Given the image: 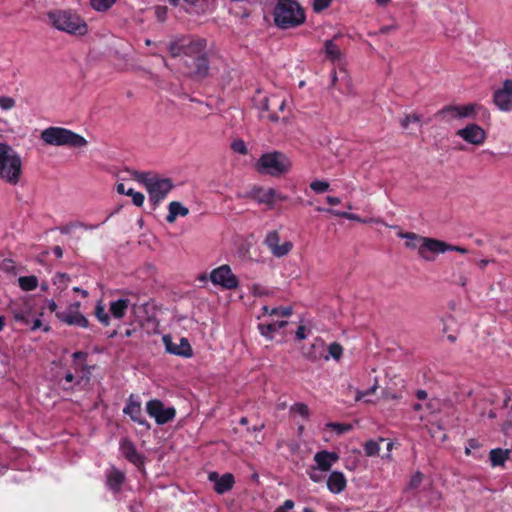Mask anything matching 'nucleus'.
<instances>
[{
    "instance_id": "obj_31",
    "label": "nucleus",
    "mask_w": 512,
    "mask_h": 512,
    "mask_svg": "<svg viewBox=\"0 0 512 512\" xmlns=\"http://www.w3.org/2000/svg\"><path fill=\"white\" fill-rule=\"evenodd\" d=\"M316 210L319 212L330 213L336 217H341L352 221L364 222L357 214L322 207H317Z\"/></svg>"
},
{
    "instance_id": "obj_42",
    "label": "nucleus",
    "mask_w": 512,
    "mask_h": 512,
    "mask_svg": "<svg viewBox=\"0 0 512 512\" xmlns=\"http://www.w3.org/2000/svg\"><path fill=\"white\" fill-rule=\"evenodd\" d=\"M328 427H330L337 434H343L345 432L350 431L352 428V426L350 424H342V423H336V422L328 424Z\"/></svg>"
},
{
    "instance_id": "obj_47",
    "label": "nucleus",
    "mask_w": 512,
    "mask_h": 512,
    "mask_svg": "<svg viewBox=\"0 0 512 512\" xmlns=\"http://www.w3.org/2000/svg\"><path fill=\"white\" fill-rule=\"evenodd\" d=\"M168 9L166 6H157L155 8V15L158 21L164 22L167 17Z\"/></svg>"
},
{
    "instance_id": "obj_23",
    "label": "nucleus",
    "mask_w": 512,
    "mask_h": 512,
    "mask_svg": "<svg viewBox=\"0 0 512 512\" xmlns=\"http://www.w3.org/2000/svg\"><path fill=\"white\" fill-rule=\"evenodd\" d=\"M125 474L116 467H112L107 473L106 484L114 493H119L125 482Z\"/></svg>"
},
{
    "instance_id": "obj_18",
    "label": "nucleus",
    "mask_w": 512,
    "mask_h": 512,
    "mask_svg": "<svg viewBox=\"0 0 512 512\" xmlns=\"http://www.w3.org/2000/svg\"><path fill=\"white\" fill-rule=\"evenodd\" d=\"M162 340L165 345L166 351L170 354L183 357H191L193 354L192 347L187 338H181L179 345L173 342L172 337L170 335H164Z\"/></svg>"
},
{
    "instance_id": "obj_64",
    "label": "nucleus",
    "mask_w": 512,
    "mask_h": 512,
    "mask_svg": "<svg viewBox=\"0 0 512 512\" xmlns=\"http://www.w3.org/2000/svg\"><path fill=\"white\" fill-rule=\"evenodd\" d=\"M490 262V260L488 259H482L478 262V266L481 268V269H485V267L488 265V263Z\"/></svg>"
},
{
    "instance_id": "obj_22",
    "label": "nucleus",
    "mask_w": 512,
    "mask_h": 512,
    "mask_svg": "<svg viewBox=\"0 0 512 512\" xmlns=\"http://www.w3.org/2000/svg\"><path fill=\"white\" fill-rule=\"evenodd\" d=\"M347 480L340 471H333L327 479V488L333 494H339L345 490Z\"/></svg>"
},
{
    "instance_id": "obj_5",
    "label": "nucleus",
    "mask_w": 512,
    "mask_h": 512,
    "mask_svg": "<svg viewBox=\"0 0 512 512\" xmlns=\"http://www.w3.org/2000/svg\"><path fill=\"white\" fill-rule=\"evenodd\" d=\"M136 178L145 185L153 209L158 207L174 187L170 178H161L150 173H137Z\"/></svg>"
},
{
    "instance_id": "obj_24",
    "label": "nucleus",
    "mask_w": 512,
    "mask_h": 512,
    "mask_svg": "<svg viewBox=\"0 0 512 512\" xmlns=\"http://www.w3.org/2000/svg\"><path fill=\"white\" fill-rule=\"evenodd\" d=\"M429 246L427 247L432 253L435 254H443L447 251H455L461 254L468 253V250L461 246L451 245L441 240L436 241H428Z\"/></svg>"
},
{
    "instance_id": "obj_4",
    "label": "nucleus",
    "mask_w": 512,
    "mask_h": 512,
    "mask_svg": "<svg viewBox=\"0 0 512 512\" xmlns=\"http://www.w3.org/2000/svg\"><path fill=\"white\" fill-rule=\"evenodd\" d=\"M21 174V156L10 145L0 143V179L16 185L20 181Z\"/></svg>"
},
{
    "instance_id": "obj_16",
    "label": "nucleus",
    "mask_w": 512,
    "mask_h": 512,
    "mask_svg": "<svg viewBox=\"0 0 512 512\" xmlns=\"http://www.w3.org/2000/svg\"><path fill=\"white\" fill-rule=\"evenodd\" d=\"M123 413L129 416L133 422L144 426L146 429L149 430L151 428L150 423L143 417L141 403L136 401L133 395H130Z\"/></svg>"
},
{
    "instance_id": "obj_1",
    "label": "nucleus",
    "mask_w": 512,
    "mask_h": 512,
    "mask_svg": "<svg viewBox=\"0 0 512 512\" xmlns=\"http://www.w3.org/2000/svg\"><path fill=\"white\" fill-rule=\"evenodd\" d=\"M172 57H181L185 74L192 79L202 80L209 75L207 41L200 37H181L169 45Z\"/></svg>"
},
{
    "instance_id": "obj_57",
    "label": "nucleus",
    "mask_w": 512,
    "mask_h": 512,
    "mask_svg": "<svg viewBox=\"0 0 512 512\" xmlns=\"http://www.w3.org/2000/svg\"><path fill=\"white\" fill-rule=\"evenodd\" d=\"M326 201L329 205L335 206L341 203L340 198L334 196H327Z\"/></svg>"
},
{
    "instance_id": "obj_46",
    "label": "nucleus",
    "mask_w": 512,
    "mask_h": 512,
    "mask_svg": "<svg viewBox=\"0 0 512 512\" xmlns=\"http://www.w3.org/2000/svg\"><path fill=\"white\" fill-rule=\"evenodd\" d=\"M423 480V474L421 472H416L410 479L409 487L412 489H416L420 486Z\"/></svg>"
},
{
    "instance_id": "obj_19",
    "label": "nucleus",
    "mask_w": 512,
    "mask_h": 512,
    "mask_svg": "<svg viewBox=\"0 0 512 512\" xmlns=\"http://www.w3.org/2000/svg\"><path fill=\"white\" fill-rule=\"evenodd\" d=\"M120 451L127 461L140 467L144 464L143 456L137 451L134 443L129 438L120 441Z\"/></svg>"
},
{
    "instance_id": "obj_3",
    "label": "nucleus",
    "mask_w": 512,
    "mask_h": 512,
    "mask_svg": "<svg viewBox=\"0 0 512 512\" xmlns=\"http://www.w3.org/2000/svg\"><path fill=\"white\" fill-rule=\"evenodd\" d=\"M275 25L280 29H290L305 22V13L295 0H278L274 12Z\"/></svg>"
},
{
    "instance_id": "obj_13",
    "label": "nucleus",
    "mask_w": 512,
    "mask_h": 512,
    "mask_svg": "<svg viewBox=\"0 0 512 512\" xmlns=\"http://www.w3.org/2000/svg\"><path fill=\"white\" fill-rule=\"evenodd\" d=\"M134 297L125 298V299H118L116 301H113L110 303L109 311L112 314V316L116 319H122L127 309L130 307L132 311L136 314L137 310L145 306L147 303L146 301L139 303V300L134 301Z\"/></svg>"
},
{
    "instance_id": "obj_25",
    "label": "nucleus",
    "mask_w": 512,
    "mask_h": 512,
    "mask_svg": "<svg viewBox=\"0 0 512 512\" xmlns=\"http://www.w3.org/2000/svg\"><path fill=\"white\" fill-rule=\"evenodd\" d=\"M189 214V209L182 205V203L178 201L170 202L168 206V215L166 216V221L168 223L175 222L178 216L185 217Z\"/></svg>"
},
{
    "instance_id": "obj_8",
    "label": "nucleus",
    "mask_w": 512,
    "mask_h": 512,
    "mask_svg": "<svg viewBox=\"0 0 512 512\" xmlns=\"http://www.w3.org/2000/svg\"><path fill=\"white\" fill-rule=\"evenodd\" d=\"M397 236L406 239L405 246L409 249H418L419 256L426 261H433L434 254L427 247L428 241H436L437 239L420 236L414 232H403L399 229Z\"/></svg>"
},
{
    "instance_id": "obj_56",
    "label": "nucleus",
    "mask_w": 512,
    "mask_h": 512,
    "mask_svg": "<svg viewBox=\"0 0 512 512\" xmlns=\"http://www.w3.org/2000/svg\"><path fill=\"white\" fill-rule=\"evenodd\" d=\"M274 106H277L278 110L283 112L284 109H285V106H286V100L285 99H280L279 97H277V101L274 102Z\"/></svg>"
},
{
    "instance_id": "obj_50",
    "label": "nucleus",
    "mask_w": 512,
    "mask_h": 512,
    "mask_svg": "<svg viewBox=\"0 0 512 512\" xmlns=\"http://www.w3.org/2000/svg\"><path fill=\"white\" fill-rule=\"evenodd\" d=\"M77 226H84L83 222H70L62 227L59 228L60 232L62 234H69L73 228H76Z\"/></svg>"
},
{
    "instance_id": "obj_32",
    "label": "nucleus",
    "mask_w": 512,
    "mask_h": 512,
    "mask_svg": "<svg viewBox=\"0 0 512 512\" xmlns=\"http://www.w3.org/2000/svg\"><path fill=\"white\" fill-rule=\"evenodd\" d=\"M19 286L25 291H31L37 288L38 279L36 276H23L19 278Z\"/></svg>"
},
{
    "instance_id": "obj_33",
    "label": "nucleus",
    "mask_w": 512,
    "mask_h": 512,
    "mask_svg": "<svg viewBox=\"0 0 512 512\" xmlns=\"http://www.w3.org/2000/svg\"><path fill=\"white\" fill-rule=\"evenodd\" d=\"M95 316L103 325L108 326L110 324V316L101 303H98L95 307Z\"/></svg>"
},
{
    "instance_id": "obj_6",
    "label": "nucleus",
    "mask_w": 512,
    "mask_h": 512,
    "mask_svg": "<svg viewBox=\"0 0 512 512\" xmlns=\"http://www.w3.org/2000/svg\"><path fill=\"white\" fill-rule=\"evenodd\" d=\"M41 139L46 144L53 146L81 148L88 144L83 136L63 127H49L44 129L41 132Z\"/></svg>"
},
{
    "instance_id": "obj_7",
    "label": "nucleus",
    "mask_w": 512,
    "mask_h": 512,
    "mask_svg": "<svg viewBox=\"0 0 512 512\" xmlns=\"http://www.w3.org/2000/svg\"><path fill=\"white\" fill-rule=\"evenodd\" d=\"M291 162L282 152L274 151L264 153L256 163V169L261 174L279 177L289 172Z\"/></svg>"
},
{
    "instance_id": "obj_27",
    "label": "nucleus",
    "mask_w": 512,
    "mask_h": 512,
    "mask_svg": "<svg viewBox=\"0 0 512 512\" xmlns=\"http://www.w3.org/2000/svg\"><path fill=\"white\" fill-rule=\"evenodd\" d=\"M287 324H288V322L285 320L276 321V322L267 323V324L259 323L258 329L262 336H264L265 338H267L269 340H272L273 339L272 333L279 329L284 328L285 326H287Z\"/></svg>"
},
{
    "instance_id": "obj_37",
    "label": "nucleus",
    "mask_w": 512,
    "mask_h": 512,
    "mask_svg": "<svg viewBox=\"0 0 512 512\" xmlns=\"http://www.w3.org/2000/svg\"><path fill=\"white\" fill-rule=\"evenodd\" d=\"M328 352L333 359L339 360L343 355V347L339 343L333 342L329 345Z\"/></svg>"
},
{
    "instance_id": "obj_39",
    "label": "nucleus",
    "mask_w": 512,
    "mask_h": 512,
    "mask_svg": "<svg viewBox=\"0 0 512 512\" xmlns=\"http://www.w3.org/2000/svg\"><path fill=\"white\" fill-rule=\"evenodd\" d=\"M231 149L241 155H246L248 153L246 143L242 139L234 140L231 144Z\"/></svg>"
},
{
    "instance_id": "obj_10",
    "label": "nucleus",
    "mask_w": 512,
    "mask_h": 512,
    "mask_svg": "<svg viewBox=\"0 0 512 512\" xmlns=\"http://www.w3.org/2000/svg\"><path fill=\"white\" fill-rule=\"evenodd\" d=\"M80 302L71 304L66 310L56 312V317L61 322L69 326H77L81 328H88V319L79 311Z\"/></svg>"
},
{
    "instance_id": "obj_62",
    "label": "nucleus",
    "mask_w": 512,
    "mask_h": 512,
    "mask_svg": "<svg viewBox=\"0 0 512 512\" xmlns=\"http://www.w3.org/2000/svg\"><path fill=\"white\" fill-rule=\"evenodd\" d=\"M41 326H42V321L40 319H35L32 327H31V330L35 331V330L41 328Z\"/></svg>"
},
{
    "instance_id": "obj_53",
    "label": "nucleus",
    "mask_w": 512,
    "mask_h": 512,
    "mask_svg": "<svg viewBox=\"0 0 512 512\" xmlns=\"http://www.w3.org/2000/svg\"><path fill=\"white\" fill-rule=\"evenodd\" d=\"M64 379L67 383L75 382V384L79 385L83 381L84 377H76L72 372L68 371L65 374Z\"/></svg>"
},
{
    "instance_id": "obj_21",
    "label": "nucleus",
    "mask_w": 512,
    "mask_h": 512,
    "mask_svg": "<svg viewBox=\"0 0 512 512\" xmlns=\"http://www.w3.org/2000/svg\"><path fill=\"white\" fill-rule=\"evenodd\" d=\"M208 478L211 482H214V491L220 495L230 491L235 483V478L231 473H225L219 477L217 472H211Z\"/></svg>"
},
{
    "instance_id": "obj_52",
    "label": "nucleus",
    "mask_w": 512,
    "mask_h": 512,
    "mask_svg": "<svg viewBox=\"0 0 512 512\" xmlns=\"http://www.w3.org/2000/svg\"><path fill=\"white\" fill-rule=\"evenodd\" d=\"M145 196L141 192H136L132 195V202L135 206L141 207L144 203Z\"/></svg>"
},
{
    "instance_id": "obj_55",
    "label": "nucleus",
    "mask_w": 512,
    "mask_h": 512,
    "mask_svg": "<svg viewBox=\"0 0 512 512\" xmlns=\"http://www.w3.org/2000/svg\"><path fill=\"white\" fill-rule=\"evenodd\" d=\"M308 476H309V478H310L313 482H315V483H319V482H321V481H322V479H323V476H322V475H320V474H317V473L315 472V470H313L312 468H311V471H309V472H308Z\"/></svg>"
},
{
    "instance_id": "obj_30",
    "label": "nucleus",
    "mask_w": 512,
    "mask_h": 512,
    "mask_svg": "<svg viewBox=\"0 0 512 512\" xmlns=\"http://www.w3.org/2000/svg\"><path fill=\"white\" fill-rule=\"evenodd\" d=\"M324 53L325 57L332 62H335L341 57V51L339 47L335 44L334 39L326 40L324 42Z\"/></svg>"
},
{
    "instance_id": "obj_49",
    "label": "nucleus",
    "mask_w": 512,
    "mask_h": 512,
    "mask_svg": "<svg viewBox=\"0 0 512 512\" xmlns=\"http://www.w3.org/2000/svg\"><path fill=\"white\" fill-rule=\"evenodd\" d=\"M425 407L426 409L430 412V413H436L440 410V404H439V401L436 400V399H430L426 404H425Z\"/></svg>"
},
{
    "instance_id": "obj_48",
    "label": "nucleus",
    "mask_w": 512,
    "mask_h": 512,
    "mask_svg": "<svg viewBox=\"0 0 512 512\" xmlns=\"http://www.w3.org/2000/svg\"><path fill=\"white\" fill-rule=\"evenodd\" d=\"M277 101V96H272L270 98L265 97L261 103V108L264 111L270 112L271 106L274 105V102Z\"/></svg>"
},
{
    "instance_id": "obj_44",
    "label": "nucleus",
    "mask_w": 512,
    "mask_h": 512,
    "mask_svg": "<svg viewBox=\"0 0 512 512\" xmlns=\"http://www.w3.org/2000/svg\"><path fill=\"white\" fill-rule=\"evenodd\" d=\"M15 106V100L11 97L0 96V107L3 110H10Z\"/></svg>"
},
{
    "instance_id": "obj_11",
    "label": "nucleus",
    "mask_w": 512,
    "mask_h": 512,
    "mask_svg": "<svg viewBox=\"0 0 512 512\" xmlns=\"http://www.w3.org/2000/svg\"><path fill=\"white\" fill-rule=\"evenodd\" d=\"M210 280L213 284L228 290L236 289L239 285L238 278L232 273L229 265H222L212 270Z\"/></svg>"
},
{
    "instance_id": "obj_63",
    "label": "nucleus",
    "mask_w": 512,
    "mask_h": 512,
    "mask_svg": "<svg viewBox=\"0 0 512 512\" xmlns=\"http://www.w3.org/2000/svg\"><path fill=\"white\" fill-rule=\"evenodd\" d=\"M268 118L272 121V122H276L279 120V116L276 112H271L269 115H268Z\"/></svg>"
},
{
    "instance_id": "obj_34",
    "label": "nucleus",
    "mask_w": 512,
    "mask_h": 512,
    "mask_svg": "<svg viewBox=\"0 0 512 512\" xmlns=\"http://www.w3.org/2000/svg\"><path fill=\"white\" fill-rule=\"evenodd\" d=\"M116 2V0H90V4L96 11H106Z\"/></svg>"
},
{
    "instance_id": "obj_54",
    "label": "nucleus",
    "mask_w": 512,
    "mask_h": 512,
    "mask_svg": "<svg viewBox=\"0 0 512 512\" xmlns=\"http://www.w3.org/2000/svg\"><path fill=\"white\" fill-rule=\"evenodd\" d=\"M306 338V327L304 325H300L296 331V339L302 341Z\"/></svg>"
},
{
    "instance_id": "obj_36",
    "label": "nucleus",
    "mask_w": 512,
    "mask_h": 512,
    "mask_svg": "<svg viewBox=\"0 0 512 512\" xmlns=\"http://www.w3.org/2000/svg\"><path fill=\"white\" fill-rule=\"evenodd\" d=\"M310 188L315 193H324L329 190L330 184L324 180H314L310 183Z\"/></svg>"
},
{
    "instance_id": "obj_51",
    "label": "nucleus",
    "mask_w": 512,
    "mask_h": 512,
    "mask_svg": "<svg viewBox=\"0 0 512 512\" xmlns=\"http://www.w3.org/2000/svg\"><path fill=\"white\" fill-rule=\"evenodd\" d=\"M294 501L291 499H287L284 501V503L277 507L274 512H287L288 510H291L294 508Z\"/></svg>"
},
{
    "instance_id": "obj_43",
    "label": "nucleus",
    "mask_w": 512,
    "mask_h": 512,
    "mask_svg": "<svg viewBox=\"0 0 512 512\" xmlns=\"http://www.w3.org/2000/svg\"><path fill=\"white\" fill-rule=\"evenodd\" d=\"M292 314L291 307H276L271 308L270 315L289 317Z\"/></svg>"
},
{
    "instance_id": "obj_35",
    "label": "nucleus",
    "mask_w": 512,
    "mask_h": 512,
    "mask_svg": "<svg viewBox=\"0 0 512 512\" xmlns=\"http://www.w3.org/2000/svg\"><path fill=\"white\" fill-rule=\"evenodd\" d=\"M379 451V443L374 440H369L364 444V452L369 457L378 455Z\"/></svg>"
},
{
    "instance_id": "obj_15",
    "label": "nucleus",
    "mask_w": 512,
    "mask_h": 512,
    "mask_svg": "<svg viewBox=\"0 0 512 512\" xmlns=\"http://www.w3.org/2000/svg\"><path fill=\"white\" fill-rule=\"evenodd\" d=\"M279 241V233L276 230L269 232L265 238V244L271 253L276 257H283L292 250L293 244L290 241H286L280 245Z\"/></svg>"
},
{
    "instance_id": "obj_2",
    "label": "nucleus",
    "mask_w": 512,
    "mask_h": 512,
    "mask_svg": "<svg viewBox=\"0 0 512 512\" xmlns=\"http://www.w3.org/2000/svg\"><path fill=\"white\" fill-rule=\"evenodd\" d=\"M50 25L70 35L84 36L88 32L86 22L72 10L55 9L47 12Z\"/></svg>"
},
{
    "instance_id": "obj_60",
    "label": "nucleus",
    "mask_w": 512,
    "mask_h": 512,
    "mask_svg": "<svg viewBox=\"0 0 512 512\" xmlns=\"http://www.w3.org/2000/svg\"><path fill=\"white\" fill-rule=\"evenodd\" d=\"M47 307H48L49 311L52 312V313L53 312H55V313L58 312L57 311V307L58 306H57V304H56V302L54 300H49L47 302Z\"/></svg>"
},
{
    "instance_id": "obj_40",
    "label": "nucleus",
    "mask_w": 512,
    "mask_h": 512,
    "mask_svg": "<svg viewBox=\"0 0 512 512\" xmlns=\"http://www.w3.org/2000/svg\"><path fill=\"white\" fill-rule=\"evenodd\" d=\"M476 105L468 104L464 106H458V118L469 117L474 114Z\"/></svg>"
},
{
    "instance_id": "obj_38",
    "label": "nucleus",
    "mask_w": 512,
    "mask_h": 512,
    "mask_svg": "<svg viewBox=\"0 0 512 512\" xmlns=\"http://www.w3.org/2000/svg\"><path fill=\"white\" fill-rule=\"evenodd\" d=\"M421 116L417 113L406 115L400 120V125L403 129H408L410 123H419Z\"/></svg>"
},
{
    "instance_id": "obj_28",
    "label": "nucleus",
    "mask_w": 512,
    "mask_h": 512,
    "mask_svg": "<svg viewBox=\"0 0 512 512\" xmlns=\"http://www.w3.org/2000/svg\"><path fill=\"white\" fill-rule=\"evenodd\" d=\"M434 117L445 122H451L458 118V106L447 105L434 114Z\"/></svg>"
},
{
    "instance_id": "obj_20",
    "label": "nucleus",
    "mask_w": 512,
    "mask_h": 512,
    "mask_svg": "<svg viewBox=\"0 0 512 512\" xmlns=\"http://www.w3.org/2000/svg\"><path fill=\"white\" fill-rule=\"evenodd\" d=\"M339 460V455L336 452H331L327 450L318 451L314 455V461L316 466H313V470H320L323 472H328L333 464Z\"/></svg>"
},
{
    "instance_id": "obj_45",
    "label": "nucleus",
    "mask_w": 512,
    "mask_h": 512,
    "mask_svg": "<svg viewBox=\"0 0 512 512\" xmlns=\"http://www.w3.org/2000/svg\"><path fill=\"white\" fill-rule=\"evenodd\" d=\"M331 2L332 0H314L313 10L315 12H321L327 9L330 6Z\"/></svg>"
},
{
    "instance_id": "obj_26",
    "label": "nucleus",
    "mask_w": 512,
    "mask_h": 512,
    "mask_svg": "<svg viewBox=\"0 0 512 512\" xmlns=\"http://www.w3.org/2000/svg\"><path fill=\"white\" fill-rule=\"evenodd\" d=\"M510 450L495 448L489 452V460L492 467L504 466L505 462L509 459Z\"/></svg>"
},
{
    "instance_id": "obj_9",
    "label": "nucleus",
    "mask_w": 512,
    "mask_h": 512,
    "mask_svg": "<svg viewBox=\"0 0 512 512\" xmlns=\"http://www.w3.org/2000/svg\"><path fill=\"white\" fill-rule=\"evenodd\" d=\"M146 412L155 419L158 425H165L176 416V409L174 407L166 408L163 402L158 399H152L146 403Z\"/></svg>"
},
{
    "instance_id": "obj_59",
    "label": "nucleus",
    "mask_w": 512,
    "mask_h": 512,
    "mask_svg": "<svg viewBox=\"0 0 512 512\" xmlns=\"http://www.w3.org/2000/svg\"><path fill=\"white\" fill-rule=\"evenodd\" d=\"M467 446H469L472 450L473 449H478L480 448V443L478 442V440L472 438V439H469L468 442H467Z\"/></svg>"
},
{
    "instance_id": "obj_41",
    "label": "nucleus",
    "mask_w": 512,
    "mask_h": 512,
    "mask_svg": "<svg viewBox=\"0 0 512 512\" xmlns=\"http://www.w3.org/2000/svg\"><path fill=\"white\" fill-rule=\"evenodd\" d=\"M291 412L297 413L300 416L307 418L309 416V408L304 403H295L290 408Z\"/></svg>"
},
{
    "instance_id": "obj_12",
    "label": "nucleus",
    "mask_w": 512,
    "mask_h": 512,
    "mask_svg": "<svg viewBox=\"0 0 512 512\" xmlns=\"http://www.w3.org/2000/svg\"><path fill=\"white\" fill-rule=\"evenodd\" d=\"M493 101L501 111H512V80L503 82L502 87L494 92Z\"/></svg>"
},
{
    "instance_id": "obj_17",
    "label": "nucleus",
    "mask_w": 512,
    "mask_h": 512,
    "mask_svg": "<svg viewBox=\"0 0 512 512\" xmlns=\"http://www.w3.org/2000/svg\"><path fill=\"white\" fill-rule=\"evenodd\" d=\"M457 135L473 145H481L486 139L484 129L477 124H468L463 129L458 130Z\"/></svg>"
},
{
    "instance_id": "obj_58",
    "label": "nucleus",
    "mask_w": 512,
    "mask_h": 512,
    "mask_svg": "<svg viewBox=\"0 0 512 512\" xmlns=\"http://www.w3.org/2000/svg\"><path fill=\"white\" fill-rule=\"evenodd\" d=\"M415 395H416L418 400H425L428 397L427 392L425 390H423V389H418L416 391Z\"/></svg>"
},
{
    "instance_id": "obj_29",
    "label": "nucleus",
    "mask_w": 512,
    "mask_h": 512,
    "mask_svg": "<svg viewBox=\"0 0 512 512\" xmlns=\"http://www.w3.org/2000/svg\"><path fill=\"white\" fill-rule=\"evenodd\" d=\"M87 357L88 353L84 351H76L72 354L75 373L87 372V374H90V367L85 364Z\"/></svg>"
},
{
    "instance_id": "obj_14",
    "label": "nucleus",
    "mask_w": 512,
    "mask_h": 512,
    "mask_svg": "<svg viewBox=\"0 0 512 512\" xmlns=\"http://www.w3.org/2000/svg\"><path fill=\"white\" fill-rule=\"evenodd\" d=\"M250 197L259 204L272 206L276 201L286 200V196L279 194L274 188L265 189L263 187H255L250 192Z\"/></svg>"
},
{
    "instance_id": "obj_61",
    "label": "nucleus",
    "mask_w": 512,
    "mask_h": 512,
    "mask_svg": "<svg viewBox=\"0 0 512 512\" xmlns=\"http://www.w3.org/2000/svg\"><path fill=\"white\" fill-rule=\"evenodd\" d=\"M52 252L57 258H61L63 256V249L60 246H54Z\"/></svg>"
}]
</instances>
